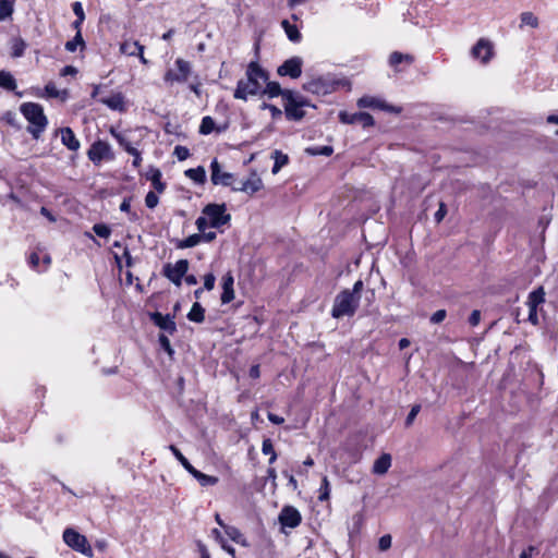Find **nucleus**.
<instances>
[{
	"mask_svg": "<svg viewBox=\"0 0 558 558\" xmlns=\"http://www.w3.org/2000/svg\"><path fill=\"white\" fill-rule=\"evenodd\" d=\"M246 80L241 78L236 83L233 93L235 99L247 100V96L260 95L262 85L259 80L267 82L269 80V72L262 68L257 61H251L246 68Z\"/></svg>",
	"mask_w": 558,
	"mask_h": 558,
	"instance_id": "1",
	"label": "nucleus"
},
{
	"mask_svg": "<svg viewBox=\"0 0 558 558\" xmlns=\"http://www.w3.org/2000/svg\"><path fill=\"white\" fill-rule=\"evenodd\" d=\"M20 111L29 122L27 132L34 140H38L48 125V119L44 113L43 106L36 102H24L21 105Z\"/></svg>",
	"mask_w": 558,
	"mask_h": 558,
	"instance_id": "2",
	"label": "nucleus"
},
{
	"mask_svg": "<svg viewBox=\"0 0 558 558\" xmlns=\"http://www.w3.org/2000/svg\"><path fill=\"white\" fill-rule=\"evenodd\" d=\"M340 86L350 87V82L347 78H333L326 75L304 83L303 89L315 95H327L337 90Z\"/></svg>",
	"mask_w": 558,
	"mask_h": 558,
	"instance_id": "3",
	"label": "nucleus"
},
{
	"mask_svg": "<svg viewBox=\"0 0 558 558\" xmlns=\"http://www.w3.org/2000/svg\"><path fill=\"white\" fill-rule=\"evenodd\" d=\"M360 300L349 293V289L339 292L333 301L331 316L339 319L343 316H353L359 308Z\"/></svg>",
	"mask_w": 558,
	"mask_h": 558,
	"instance_id": "4",
	"label": "nucleus"
},
{
	"mask_svg": "<svg viewBox=\"0 0 558 558\" xmlns=\"http://www.w3.org/2000/svg\"><path fill=\"white\" fill-rule=\"evenodd\" d=\"M202 213L208 217L211 228L219 229L231 220V215L227 214V205L225 203H209L203 208Z\"/></svg>",
	"mask_w": 558,
	"mask_h": 558,
	"instance_id": "5",
	"label": "nucleus"
},
{
	"mask_svg": "<svg viewBox=\"0 0 558 558\" xmlns=\"http://www.w3.org/2000/svg\"><path fill=\"white\" fill-rule=\"evenodd\" d=\"M63 541L72 549H74L87 557L93 556V549H92L90 545L88 544L87 538L84 535L80 534L74 529L68 527L64 530Z\"/></svg>",
	"mask_w": 558,
	"mask_h": 558,
	"instance_id": "6",
	"label": "nucleus"
},
{
	"mask_svg": "<svg viewBox=\"0 0 558 558\" xmlns=\"http://www.w3.org/2000/svg\"><path fill=\"white\" fill-rule=\"evenodd\" d=\"M189 260L187 259H179L174 265L171 263H167L163 265L161 274L167 279H169L173 284L180 287L182 283L183 277L186 275L189 270Z\"/></svg>",
	"mask_w": 558,
	"mask_h": 558,
	"instance_id": "7",
	"label": "nucleus"
},
{
	"mask_svg": "<svg viewBox=\"0 0 558 558\" xmlns=\"http://www.w3.org/2000/svg\"><path fill=\"white\" fill-rule=\"evenodd\" d=\"M87 157L94 165H99L102 160H113L114 154L107 142L98 140L90 145Z\"/></svg>",
	"mask_w": 558,
	"mask_h": 558,
	"instance_id": "8",
	"label": "nucleus"
},
{
	"mask_svg": "<svg viewBox=\"0 0 558 558\" xmlns=\"http://www.w3.org/2000/svg\"><path fill=\"white\" fill-rule=\"evenodd\" d=\"M339 121L343 124H361L363 129L375 125V120L372 114L364 111L350 113L348 111H340L338 114Z\"/></svg>",
	"mask_w": 558,
	"mask_h": 558,
	"instance_id": "9",
	"label": "nucleus"
},
{
	"mask_svg": "<svg viewBox=\"0 0 558 558\" xmlns=\"http://www.w3.org/2000/svg\"><path fill=\"white\" fill-rule=\"evenodd\" d=\"M175 65L178 68V72L173 70H168L165 73L163 80L166 83H185L192 72L191 63L184 59H177Z\"/></svg>",
	"mask_w": 558,
	"mask_h": 558,
	"instance_id": "10",
	"label": "nucleus"
},
{
	"mask_svg": "<svg viewBox=\"0 0 558 558\" xmlns=\"http://www.w3.org/2000/svg\"><path fill=\"white\" fill-rule=\"evenodd\" d=\"M283 101L284 116L289 121H301L305 117V111L299 107V102L295 98V90H291L286 94Z\"/></svg>",
	"mask_w": 558,
	"mask_h": 558,
	"instance_id": "11",
	"label": "nucleus"
},
{
	"mask_svg": "<svg viewBox=\"0 0 558 558\" xmlns=\"http://www.w3.org/2000/svg\"><path fill=\"white\" fill-rule=\"evenodd\" d=\"M210 180L214 185L234 186L235 175L231 172H222L217 158L210 162Z\"/></svg>",
	"mask_w": 558,
	"mask_h": 558,
	"instance_id": "12",
	"label": "nucleus"
},
{
	"mask_svg": "<svg viewBox=\"0 0 558 558\" xmlns=\"http://www.w3.org/2000/svg\"><path fill=\"white\" fill-rule=\"evenodd\" d=\"M359 108H371V109H380L383 111L392 112V113H401L402 108L397 107L390 104H387L385 100L373 96H363L357 99L356 102Z\"/></svg>",
	"mask_w": 558,
	"mask_h": 558,
	"instance_id": "13",
	"label": "nucleus"
},
{
	"mask_svg": "<svg viewBox=\"0 0 558 558\" xmlns=\"http://www.w3.org/2000/svg\"><path fill=\"white\" fill-rule=\"evenodd\" d=\"M302 58L292 57L278 66L277 74L280 76H289L292 80L299 78L302 74Z\"/></svg>",
	"mask_w": 558,
	"mask_h": 558,
	"instance_id": "14",
	"label": "nucleus"
},
{
	"mask_svg": "<svg viewBox=\"0 0 558 558\" xmlns=\"http://www.w3.org/2000/svg\"><path fill=\"white\" fill-rule=\"evenodd\" d=\"M278 521L281 525V529H295L300 525L302 517L296 508L292 506H284L279 513Z\"/></svg>",
	"mask_w": 558,
	"mask_h": 558,
	"instance_id": "15",
	"label": "nucleus"
},
{
	"mask_svg": "<svg viewBox=\"0 0 558 558\" xmlns=\"http://www.w3.org/2000/svg\"><path fill=\"white\" fill-rule=\"evenodd\" d=\"M471 56L480 59L483 64L490 61L494 56L493 45L489 40L481 38L471 49Z\"/></svg>",
	"mask_w": 558,
	"mask_h": 558,
	"instance_id": "16",
	"label": "nucleus"
},
{
	"mask_svg": "<svg viewBox=\"0 0 558 558\" xmlns=\"http://www.w3.org/2000/svg\"><path fill=\"white\" fill-rule=\"evenodd\" d=\"M150 320L159 327L161 330L168 332L169 335H174L177 332V325L174 319V315H162L160 312L149 313Z\"/></svg>",
	"mask_w": 558,
	"mask_h": 558,
	"instance_id": "17",
	"label": "nucleus"
},
{
	"mask_svg": "<svg viewBox=\"0 0 558 558\" xmlns=\"http://www.w3.org/2000/svg\"><path fill=\"white\" fill-rule=\"evenodd\" d=\"M264 186L262 179L254 171L251 173L250 178L245 181H242L239 186H232V191L234 192H244L248 195H253Z\"/></svg>",
	"mask_w": 558,
	"mask_h": 558,
	"instance_id": "18",
	"label": "nucleus"
},
{
	"mask_svg": "<svg viewBox=\"0 0 558 558\" xmlns=\"http://www.w3.org/2000/svg\"><path fill=\"white\" fill-rule=\"evenodd\" d=\"M265 83L266 86L262 89L260 96H267L269 99L280 96L283 100L286 98V94L292 90L288 88H282L280 84L276 81L268 80Z\"/></svg>",
	"mask_w": 558,
	"mask_h": 558,
	"instance_id": "19",
	"label": "nucleus"
},
{
	"mask_svg": "<svg viewBox=\"0 0 558 558\" xmlns=\"http://www.w3.org/2000/svg\"><path fill=\"white\" fill-rule=\"evenodd\" d=\"M233 283V275L231 271H228L222 277V293L220 298L222 304H228L234 299Z\"/></svg>",
	"mask_w": 558,
	"mask_h": 558,
	"instance_id": "20",
	"label": "nucleus"
},
{
	"mask_svg": "<svg viewBox=\"0 0 558 558\" xmlns=\"http://www.w3.org/2000/svg\"><path fill=\"white\" fill-rule=\"evenodd\" d=\"M99 101L106 105L108 108L119 112H125V98L122 93L118 92L110 97L100 98Z\"/></svg>",
	"mask_w": 558,
	"mask_h": 558,
	"instance_id": "21",
	"label": "nucleus"
},
{
	"mask_svg": "<svg viewBox=\"0 0 558 558\" xmlns=\"http://www.w3.org/2000/svg\"><path fill=\"white\" fill-rule=\"evenodd\" d=\"M415 61L413 54L402 53L400 51H393L390 53L388 59V64L395 69L396 72H400L401 70L398 68L401 63H407L411 65Z\"/></svg>",
	"mask_w": 558,
	"mask_h": 558,
	"instance_id": "22",
	"label": "nucleus"
},
{
	"mask_svg": "<svg viewBox=\"0 0 558 558\" xmlns=\"http://www.w3.org/2000/svg\"><path fill=\"white\" fill-rule=\"evenodd\" d=\"M61 142L68 149L76 151L80 148V141L76 138L73 130L69 126L60 129Z\"/></svg>",
	"mask_w": 558,
	"mask_h": 558,
	"instance_id": "23",
	"label": "nucleus"
},
{
	"mask_svg": "<svg viewBox=\"0 0 558 558\" xmlns=\"http://www.w3.org/2000/svg\"><path fill=\"white\" fill-rule=\"evenodd\" d=\"M161 171L155 167H150L149 172L146 174L147 180L151 182L158 193H162L166 190V183L161 181Z\"/></svg>",
	"mask_w": 558,
	"mask_h": 558,
	"instance_id": "24",
	"label": "nucleus"
},
{
	"mask_svg": "<svg viewBox=\"0 0 558 558\" xmlns=\"http://www.w3.org/2000/svg\"><path fill=\"white\" fill-rule=\"evenodd\" d=\"M391 465V456L389 453H383L379 458H377L373 465V473L375 474H385L389 470Z\"/></svg>",
	"mask_w": 558,
	"mask_h": 558,
	"instance_id": "25",
	"label": "nucleus"
},
{
	"mask_svg": "<svg viewBox=\"0 0 558 558\" xmlns=\"http://www.w3.org/2000/svg\"><path fill=\"white\" fill-rule=\"evenodd\" d=\"M144 49L145 47L141 45L138 41H124L120 46V51L131 57H142V52H144Z\"/></svg>",
	"mask_w": 558,
	"mask_h": 558,
	"instance_id": "26",
	"label": "nucleus"
},
{
	"mask_svg": "<svg viewBox=\"0 0 558 558\" xmlns=\"http://www.w3.org/2000/svg\"><path fill=\"white\" fill-rule=\"evenodd\" d=\"M186 317L190 322L202 324L205 320V308L199 302H195Z\"/></svg>",
	"mask_w": 558,
	"mask_h": 558,
	"instance_id": "27",
	"label": "nucleus"
},
{
	"mask_svg": "<svg viewBox=\"0 0 558 558\" xmlns=\"http://www.w3.org/2000/svg\"><path fill=\"white\" fill-rule=\"evenodd\" d=\"M281 26L290 41L299 43L302 39V35L296 25L291 24L288 20H282Z\"/></svg>",
	"mask_w": 558,
	"mask_h": 558,
	"instance_id": "28",
	"label": "nucleus"
},
{
	"mask_svg": "<svg viewBox=\"0 0 558 558\" xmlns=\"http://www.w3.org/2000/svg\"><path fill=\"white\" fill-rule=\"evenodd\" d=\"M226 534L230 537V539H232L236 544H240L243 547L250 546V543L247 542L246 537L236 526H226Z\"/></svg>",
	"mask_w": 558,
	"mask_h": 558,
	"instance_id": "29",
	"label": "nucleus"
},
{
	"mask_svg": "<svg viewBox=\"0 0 558 558\" xmlns=\"http://www.w3.org/2000/svg\"><path fill=\"white\" fill-rule=\"evenodd\" d=\"M172 242L174 243L177 248L183 250L198 245L202 242V238L201 234L194 233L183 240H174Z\"/></svg>",
	"mask_w": 558,
	"mask_h": 558,
	"instance_id": "30",
	"label": "nucleus"
},
{
	"mask_svg": "<svg viewBox=\"0 0 558 558\" xmlns=\"http://www.w3.org/2000/svg\"><path fill=\"white\" fill-rule=\"evenodd\" d=\"M271 158L274 159V166L271 169L274 174L278 173L282 167L289 163L288 155L278 149L274 150Z\"/></svg>",
	"mask_w": 558,
	"mask_h": 558,
	"instance_id": "31",
	"label": "nucleus"
},
{
	"mask_svg": "<svg viewBox=\"0 0 558 558\" xmlns=\"http://www.w3.org/2000/svg\"><path fill=\"white\" fill-rule=\"evenodd\" d=\"M545 302V290L541 286L530 292L527 298L529 307H537L539 304Z\"/></svg>",
	"mask_w": 558,
	"mask_h": 558,
	"instance_id": "32",
	"label": "nucleus"
},
{
	"mask_svg": "<svg viewBox=\"0 0 558 558\" xmlns=\"http://www.w3.org/2000/svg\"><path fill=\"white\" fill-rule=\"evenodd\" d=\"M184 174L198 184L206 182V170L203 166L187 169Z\"/></svg>",
	"mask_w": 558,
	"mask_h": 558,
	"instance_id": "33",
	"label": "nucleus"
},
{
	"mask_svg": "<svg viewBox=\"0 0 558 558\" xmlns=\"http://www.w3.org/2000/svg\"><path fill=\"white\" fill-rule=\"evenodd\" d=\"M0 87L10 92L16 89V81L10 72L4 70L0 71Z\"/></svg>",
	"mask_w": 558,
	"mask_h": 558,
	"instance_id": "34",
	"label": "nucleus"
},
{
	"mask_svg": "<svg viewBox=\"0 0 558 558\" xmlns=\"http://www.w3.org/2000/svg\"><path fill=\"white\" fill-rule=\"evenodd\" d=\"M110 134L117 140L119 145L126 151L131 153L135 147L132 146V143L130 140L122 134L121 132H118L114 128L110 129Z\"/></svg>",
	"mask_w": 558,
	"mask_h": 558,
	"instance_id": "35",
	"label": "nucleus"
},
{
	"mask_svg": "<svg viewBox=\"0 0 558 558\" xmlns=\"http://www.w3.org/2000/svg\"><path fill=\"white\" fill-rule=\"evenodd\" d=\"M27 47V44L22 37H16L12 39V46H11V57L12 58H21L25 49Z\"/></svg>",
	"mask_w": 558,
	"mask_h": 558,
	"instance_id": "36",
	"label": "nucleus"
},
{
	"mask_svg": "<svg viewBox=\"0 0 558 558\" xmlns=\"http://www.w3.org/2000/svg\"><path fill=\"white\" fill-rule=\"evenodd\" d=\"M169 449L173 453V456L177 458V460L182 464V466L190 473L194 474V471L196 470L190 461L182 454V452L174 446L170 445Z\"/></svg>",
	"mask_w": 558,
	"mask_h": 558,
	"instance_id": "37",
	"label": "nucleus"
},
{
	"mask_svg": "<svg viewBox=\"0 0 558 558\" xmlns=\"http://www.w3.org/2000/svg\"><path fill=\"white\" fill-rule=\"evenodd\" d=\"M191 475L194 478H196L202 486H213V485H216L219 481L218 477L207 475L205 473H202L198 470H195L194 474H191Z\"/></svg>",
	"mask_w": 558,
	"mask_h": 558,
	"instance_id": "38",
	"label": "nucleus"
},
{
	"mask_svg": "<svg viewBox=\"0 0 558 558\" xmlns=\"http://www.w3.org/2000/svg\"><path fill=\"white\" fill-rule=\"evenodd\" d=\"M305 153L310 156H326L329 157L333 153V147L326 145V146H315V147H307L305 149Z\"/></svg>",
	"mask_w": 558,
	"mask_h": 558,
	"instance_id": "39",
	"label": "nucleus"
},
{
	"mask_svg": "<svg viewBox=\"0 0 558 558\" xmlns=\"http://www.w3.org/2000/svg\"><path fill=\"white\" fill-rule=\"evenodd\" d=\"M215 130H216V123H215L214 119L209 116L204 117L202 119V122L199 125V130H198L199 134L208 135Z\"/></svg>",
	"mask_w": 558,
	"mask_h": 558,
	"instance_id": "40",
	"label": "nucleus"
},
{
	"mask_svg": "<svg viewBox=\"0 0 558 558\" xmlns=\"http://www.w3.org/2000/svg\"><path fill=\"white\" fill-rule=\"evenodd\" d=\"M77 46H81L82 49L85 48V41L81 32H76L73 39L65 43V50L69 52H74Z\"/></svg>",
	"mask_w": 558,
	"mask_h": 558,
	"instance_id": "41",
	"label": "nucleus"
},
{
	"mask_svg": "<svg viewBox=\"0 0 558 558\" xmlns=\"http://www.w3.org/2000/svg\"><path fill=\"white\" fill-rule=\"evenodd\" d=\"M262 452L264 454H270L269 464H272L277 460V452L275 451L272 441L270 438H265L262 444Z\"/></svg>",
	"mask_w": 558,
	"mask_h": 558,
	"instance_id": "42",
	"label": "nucleus"
},
{
	"mask_svg": "<svg viewBox=\"0 0 558 558\" xmlns=\"http://www.w3.org/2000/svg\"><path fill=\"white\" fill-rule=\"evenodd\" d=\"M13 11V2L11 0H0V22L10 17Z\"/></svg>",
	"mask_w": 558,
	"mask_h": 558,
	"instance_id": "43",
	"label": "nucleus"
},
{
	"mask_svg": "<svg viewBox=\"0 0 558 558\" xmlns=\"http://www.w3.org/2000/svg\"><path fill=\"white\" fill-rule=\"evenodd\" d=\"M521 26L529 25L533 28L538 26V19L532 12H523L520 15Z\"/></svg>",
	"mask_w": 558,
	"mask_h": 558,
	"instance_id": "44",
	"label": "nucleus"
},
{
	"mask_svg": "<svg viewBox=\"0 0 558 558\" xmlns=\"http://www.w3.org/2000/svg\"><path fill=\"white\" fill-rule=\"evenodd\" d=\"M329 497H330V483L328 481V477L324 476L323 480H322L320 487H319L318 499L320 501H325V500H328Z\"/></svg>",
	"mask_w": 558,
	"mask_h": 558,
	"instance_id": "45",
	"label": "nucleus"
},
{
	"mask_svg": "<svg viewBox=\"0 0 558 558\" xmlns=\"http://www.w3.org/2000/svg\"><path fill=\"white\" fill-rule=\"evenodd\" d=\"M93 231L96 233V235L104 239H107L111 234L110 227L105 223H95L93 226Z\"/></svg>",
	"mask_w": 558,
	"mask_h": 558,
	"instance_id": "46",
	"label": "nucleus"
},
{
	"mask_svg": "<svg viewBox=\"0 0 558 558\" xmlns=\"http://www.w3.org/2000/svg\"><path fill=\"white\" fill-rule=\"evenodd\" d=\"M158 342L160 344V348L169 354V356H172L174 354V350L171 347L169 338L165 333H160L158 337Z\"/></svg>",
	"mask_w": 558,
	"mask_h": 558,
	"instance_id": "47",
	"label": "nucleus"
},
{
	"mask_svg": "<svg viewBox=\"0 0 558 558\" xmlns=\"http://www.w3.org/2000/svg\"><path fill=\"white\" fill-rule=\"evenodd\" d=\"M420 411H421V404H414L411 408V410L405 418V422H404L405 427H410L413 424V422H414L415 417L417 416V414L420 413Z\"/></svg>",
	"mask_w": 558,
	"mask_h": 558,
	"instance_id": "48",
	"label": "nucleus"
},
{
	"mask_svg": "<svg viewBox=\"0 0 558 558\" xmlns=\"http://www.w3.org/2000/svg\"><path fill=\"white\" fill-rule=\"evenodd\" d=\"M159 203V197L158 195L153 192V191H149L146 196H145V205L149 208V209H154Z\"/></svg>",
	"mask_w": 558,
	"mask_h": 558,
	"instance_id": "49",
	"label": "nucleus"
},
{
	"mask_svg": "<svg viewBox=\"0 0 558 558\" xmlns=\"http://www.w3.org/2000/svg\"><path fill=\"white\" fill-rule=\"evenodd\" d=\"M178 160L183 161L190 157V150L185 146L178 145L174 147V153Z\"/></svg>",
	"mask_w": 558,
	"mask_h": 558,
	"instance_id": "50",
	"label": "nucleus"
},
{
	"mask_svg": "<svg viewBox=\"0 0 558 558\" xmlns=\"http://www.w3.org/2000/svg\"><path fill=\"white\" fill-rule=\"evenodd\" d=\"M216 282V277L213 272L206 274L204 276V289L210 291L214 289Z\"/></svg>",
	"mask_w": 558,
	"mask_h": 558,
	"instance_id": "51",
	"label": "nucleus"
},
{
	"mask_svg": "<svg viewBox=\"0 0 558 558\" xmlns=\"http://www.w3.org/2000/svg\"><path fill=\"white\" fill-rule=\"evenodd\" d=\"M391 536L389 534L383 535L378 541V548L383 551L391 547Z\"/></svg>",
	"mask_w": 558,
	"mask_h": 558,
	"instance_id": "52",
	"label": "nucleus"
},
{
	"mask_svg": "<svg viewBox=\"0 0 558 558\" xmlns=\"http://www.w3.org/2000/svg\"><path fill=\"white\" fill-rule=\"evenodd\" d=\"M447 316L446 310L436 311L429 318L432 324H440Z\"/></svg>",
	"mask_w": 558,
	"mask_h": 558,
	"instance_id": "53",
	"label": "nucleus"
},
{
	"mask_svg": "<svg viewBox=\"0 0 558 558\" xmlns=\"http://www.w3.org/2000/svg\"><path fill=\"white\" fill-rule=\"evenodd\" d=\"M447 215V206L445 203H440L438 210L434 215V219L437 223L441 222L445 216Z\"/></svg>",
	"mask_w": 558,
	"mask_h": 558,
	"instance_id": "54",
	"label": "nucleus"
},
{
	"mask_svg": "<svg viewBox=\"0 0 558 558\" xmlns=\"http://www.w3.org/2000/svg\"><path fill=\"white\" fill-rule=\"evenodd\" d=\"M295 98H296V100L299 102V107H301L302 110H304L305 107L316 108V106L313 105L308 98L304 97L303 95H301L298 92H295Z\"/></svg>",
	"mask_w": 558,
	"mask_h": 558,
	"instance_id": "55",
	"label": "nucleus"
},
{
	"mask_svg": "<svg viewBox=\"0 0 558 558\" xmlns=\"http://www.w3.org/2000/svg\"><path fill=\"white\" fill-rule=\"evenodd\" d=\"M45 92H46L47 96L51 97V98H57V97H59L61 95L60 92L56 88V85L52 82H49L45 86Z\"/></svg>",
	"mask_w": 558,
	"mask_h": 558,
	"instance_id": "56",
	"label": "nucleus"
},
{
	"mask_svg": "<svg viewBox=\"0 0 558 558\" xmlns=\"http://www.w3.org/2000/svg\"><path fill=\"white\" fill-rule=\"evenodd\" d=\"M72 9L77 19H85V13L83 10V5L80 1H75L72 3Z\"/></svg>",
	"mask_w": 558,
	"mask_h": 558,
	"instance_id": "57",
	"label": "nucleus"
},
{
	"mask_svg": "<svg viewBox=\"0 0 558 558\" xmlns=\"http://www.w3.org/2000/svg\"><path fill=\"white\" fill-rule=\"evenodd\" d=\"M363 287H364V283L362 280H357L354 284H353V289L352 290H349V293H352L354 298H359V300L361 299V292L363 290Z\"/></svg>",
	"mask_w": 558,
	"mask_h": 558,
	"instance_id": "58",
	"label": "nucleus"
},
{
	"mask_svg": "<svg viewBox=\"0 0 558 558\" xmlns=\"http://www.w3.org/2000/svg\"><path fill=\"white\" fill-rule=\"evenodd\" d=\"M481 322V311L474 310L469 316V324L473 327L477 326Z\"/></svg>",
	"mask_w": 558,
	"mask_h": 558,
	"instance_id": "59",
	"label": "nucleus"
},
{
	"mask_svg": "<svg viewBox=\"0 0 558 558\" xmlns=\"http://www.w3.org/2000/svg\"><path fill=\"white\" fill-rule=\"evenodd\" d=\"M2 120H4L8 124L15 126L16 129H20V125L15 123V114L11 111L5 112L2 116Z\"/></svg>",
	"mask_w": 558,
	"mask_h": 558,
	"instance_id": "60",
	"label": "nucleus"
},
{
	"mask_svg": "<svg viewBox=\"0 0 558 558\" xmlns=\"http://www.w3.org/2000/svg\"><path fill=\"white\" fill-rule=\"evenodd\" d=\"M130 155L133 156V161H132V165L134 168H138L141 166V162H142V156H141V151L136 148H134Z\"/></svg>",
	"mask_w": 558,
	"mask_h": 558,
	"instance_id": "61",
	"label": "nucleus"
},
{
	"mask_svg": "<svg viewBox=\"0 0 558 558\" xmlns=\"http://www.w3.org/2000/svg\"><path fill=\"white\" fill-rule=\"evenodd\" d=\"M196 545H197L201 558H210L209 551H208L206 545L202 541H197Z\"/></svg>",
	"mask_w": 558,
	"mask_h": 558,
	"instance_id": "62",
	"label": "nucleus"
},
{
	"mask_svg": "<svg viewBox=\"0 0 558 558\" xmlns=\"http://www.w3.org/2000/svg\"><path fill=\"white\" fill-rule=\"evenodd\" d=\"M529 322L533 325L538 324L537 307H529Z\"/></svg>",
	"mask_w": 558,
	"mask_h": 558,
	"instance_id": "63",
	"label": "nucleus"
},
{
	"mask_svg": "<svg viewBox=\"0 0 558 558\" xmlns=\"http://www.w3.org/2000/svg\"><path fill=\"white\" fill-rule=\"evenodd\" d=\"M195 225H196V227H197V230H198L199 232H203V231H205V230H206V228H207V226H208V221H207V219H206L205 217L201 216V217H198V218L196 219Z\"/></svg>",
	"mask_w": 558,
	"mask_h": 558,
	"instance_id": "64",
	"label": "nucleus"
}]
</instances>
